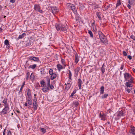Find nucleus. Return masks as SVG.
Returning <instances> with one entry per match:
<instances>
[{
	"mask_svg": "<svg viewBox=\"0 0 135 135\" xmlns=\"http://www.w3.org/2000/svg\"><path fill=\"white\" fill-rule=\"evenodd\" d=\"M47 85L48 86H50V80L49 78H47Z\"/></svg>",
	"mask_w": 135,
	"mask_h": 135,
	"instance_id": "obj_34",
	"label": "nucleus"
},
{
	"mask_svg": "<svg viewBox=\"0 0 135 135\" xmlns=\"http://www.w3.org/2000/svg\"><path fill=\"white\" fill-rule=\"evenodd\" d=\"M4 44L8 46L9 45V41L7 39L4 42Z\"/></svg>",
	"mask_w": 135,
	"mask_h": 135,
	"instance_id": "obj_33",
	"label": "nucleus"
},
{
	"mask_svg": "<svg viewBox=\"0 0 135 135\" xmlns=\"http://www.w3.org/2000/svg\"><path fill=\"white\" fill-rule=\"evenodd\" d=\"M66 85V86L65 87V89L66 90H68L70 88L71 85L70 82L68 83L67 84H65V85Z\"/></svg>",
	"mask_w": 135,
	"mask_h": 135,
	"instance_id": "obj_18",
	"label": "nucleus"
},
{
	"mask_svg": "<svg viewBox=\"0 0 135 135\" xmlns=\"http://www.w3.org/2000/svg\"><path fill=\"white\" fill-rule=\"evenodd\" d=\"M124 66L123 65H121L120 68V69L121 70L123 69V68H124Z\"/></svg>",
	"mask_w": 135,
	"mask_h": 135,
	"instance_id": "obj_52",
	"label": "nucleus"
},
{
	"mask_svg": "<svg viewBox=\"0 0 135 135\" xmlns=\"http://www.w3.org/2000/svg\"><path fill=\"white\" fill-rule=\"evenodd\" d=\"M98 33L102 42L105 45L107 44L108 41L105 36L100 31H98Z\"/></svg>",
	"mask_w": 135,
	"mask_h": 135,
	"instance_id": "obj_1",
	"label": "nucleus"
},
{
	"mask_svg": "<svg viewBox=\"0 0 135 135\" xmlns=\"http://www.w3.org/2000/svg\"><path fill=\"white\" fill-rule=\"evenodd\" d=\"M11 132L9 131L7 132V135H9V134H11Z\"/></svg>",
	"mask_w": 135,
	"mask_h": 135,
	"instance_id": "obj_53",
	"label": "nucleus"
},
{
	"mask_svg": "<svg viewBox=\"0 0 135 135\" xmlns=\"http://www.w3.org/2000/svg\"><path fill=\"white\" fill-rule=\"evenodd\" d=\"M49 73L51 75L54 73L53 72V70L52 69H50L49 71Z\"/></svg>",
	"mask_w": 135,
	"mask_h": 135,
	"instance_id": "obj_35",
	"label": "nucleus"
},
{
	"mask_svg": "<svg viewBox=\"0 0 135 135\" xmlns=\"http://www.w3.org/2000/svg\"><path fill=\"white\" fill-rule=\"evenodd\" d=\"M123 113L121 112H119V115L120 116H123Z\"/></svg>",
	"mask_w": 135,
	"mask_h": 135,
	"instance_id": "obj_48",
	"label": "nucleus"
},
{
	"mask_svg": "<svg viewBox=\"0 0 135 135\" xmlns=\"http://www.w3.org/2000/svg\"><path fill=\"white\" fill-rule=\"evenodd\" d=\"M79 17L78 16H77L76 17V19L77 21L79 20Z\"/></svg>",
	"mask_w": 135,
	"mask_h": 135,
	"instance_id": "obj_54",
	"label": "nucleus"
},
{
	"mask_svg": "<svg viewBox=\"0 0 135 135\" xmlns=\"http://www.w3.org/2000/svg\"><path fill=\"white\" fill-rule=\"evenodd\" d=\"M76 92V90H74V91H73V92L71 94L70 97H72L74 95V94H75Z\"/></svg>",
	"mask_w": 135,
	"mask_h": 135,
	"instance_id": "obj_39",
	"label": "nucleus"
},
{
	"mask_svg": "<svg viewBox=\"0 0 135 135\" xmlns=\"http://www.w3.org/2000/svg\"><path fill=\"white\" fill-rule=\"evenodd\" d=\"M5 130H6V129H4V130L3 132H4V133L5 131Z\"/></svg>",
	"mask_w": 135,
	"mask_h": 135,
	"instance_id": "obj_63",
	"label": "nucleus"
},
{
	"mask_svg": "<svg viewBox=\"0 0 135 135\" xmlns=\"http://www.w3.org/2000/svg\"><path fill=\"white\" fill-rule=\"evenodd\" d=\"M123 75L124 78V81L131 80H133V77L131 74L128 73H125Z\"/></svg>",
	"mask_w": 135,
	"mask_h": 135,
	"instance_id": "obj_2",
	"label": "nucleus"
},
{
	"mask_svg": "<svg viewBox=\"0 0 135 135\" xmlns=\"http://www.w3.org/2000/svg\"><path fill=\"white\" fill-rule=\"evenodd\" d=\"M28 103L30 105H31L32 104V101L30 97H28L27 99Z\"/></svg>",
	"mask_w": 135,
	"mask_h": 135,
	"instance_id": "obj_21",
	"label": "nucleus"
},
{
	"mask_svg": "<svg viewBox=\"0 0 135 135\" xmlns=\"http://www.w3.org/2000/svg\"><path fill=\"white\" fill-rule=\"evenodd\" d=\"M25 85V82L24 81L23 82V84L22 85H23V86H24Z\"/></svg>",
	"mask_w": 135,
	"mask_h": 135,
	"instance_id": "obj_58",
	"label": "nucleus"
},
{
	"mask_svg": "<svg viewBox=\"0 0 135 135\" xmlns=\"http://www.w3.org/2000/svg\"><path fill=\"white\" fill-rule=\"evenodd\" d=\"M61 30L62 31L66 30L68 29V26L66 24L64 25L63 24H61Z\"/></svg>",
	"mask_w": 135,
	"mask_h": 135,
	"instance_id": "obj_8",
	"label": "nucleus"
},
{
	"mask_svg": "<svg viewBox=\"0 0 135 135\" xmlns=\"http://www.w3.org/2000/svg\"><path fill=\"white\" fill-rule=\"evenodd\" d=\"M57 67L58 70L59 71L63 68L62 66L59 64H58L57 65Z\"/></svg>",
	"mask_w": 135,
	"mask_h": 135,
	"instance_id": "obj_23",
	"label": "nucleus"
},
{
	"mask_svg": "<svg viewBox=\"0 0 135 135\" xmlns=\"http://www.w3.org/2000/svg\"><path fill=\"white\" fill-rule=\"evenodd\" d=\"M40 129L42 133H44L46 132V129L44 128H40Z\"/></svg>",
	"mask_w": 135,
	"mask_h": 135,
	"instance_id": "obj_31",
	"label": "nucleus"
},
{
	"mask_svg": "<svg viewBox=\"0 0 135 135\" xmlns=\"http://www.w3.org/2000/svg\"><path fill=\"white\" fill-rule=\"evenodd\" d=\"M36 64H33L32 65H30L29 66L28 68H31L33 69L36 68Z\"/></svg>",
	"mask_w": 135,
	"mask_h": 135,
	"instance_id": "obj_30",
	"label": "nucleus"
},
{
	"mask_svg": "<svg viewBox=\"0 0 135 135\" xmlns=\"http://www.w3.org/2000/svg\"><path fill=\"white\" fill-rule=\"evenodd\" d=\"M100 117L102 120L104 121L106 119V115L105 114H102L100 113Z\"/></svg>",
	"mask_w": 135,
	"mask_h": 135,
	"instance_id": "obj_10",
	"label": "nucleus"
},
{
	"mask_svg": "<svg viewBox=\"0 0 135 135\" xmlns=\"http://www.w3.org/2000/svg\"><path fill=\"white\" fill-rule=\"evenodd\" d=\"M15 2V0H10V2L12 3H14Z\"/></svg>",
	"mask_w": 135,
	"mask_h": 135,
	"instance_id": "obj_49",
	"label": "nucleus"
},
{
	"mask_svg": "<svg viewBox=\"0 0 135 135\" xmlns=\"http://www.w3.org/2000/svg\"><path fill=\"white\" fill-rule=\"evenodd\" d=\"M24 87V86H23V85H22L21 86V87L20 88V92H21L22 91V89H23V87Z\"/></svg>",
	"mask_w": 135,
	"mask_h": 135,
	"instance_id": "obj_51",
	"label": "nucleus"
},
{
	"mask_svg": "<svg viewBox=\"0 0 135 135\" xmlns=\"http://www.w3.org/2000/svg\"><path fill=\"white\" fill-rule=\"evenodd\" d=\"M104 90V86H102L100 88V94H103Z\"/></svg>",
	"mask_w": 135,
	"mask_h": 135,
	"instance_id": "obj_25",
	"label": "nucleus"
},
{
	"mask_svg": "<svg viewBox=\"0 0 135 135\" xmlns=\"http://www.w3.org/2000/svg\"><path fill=\"white\" fill-rule=\"evenodd\" d=\"M67 6L68 8L70 9H71L74 13H76V9L74 4L71 3H68Z\"/></svg>",
	"mask_w": 135,
	"mask_h": 135,
	"instance_id": "obj_3",
	"label": "nucleus"
},
{
	"mask_svg": "<svg viewBox=\"0 0 135 135\" xmlns=\"http://www.w3.org/2000/svg\"><path fill=\"white\" fill-rule=\"evenodd\" d=\"M123 55L125 56H126L127 55V53L126 52V51H123Z\"/></svg>",
	"mask_w": 135,
	"mask_h": 135,
	"instance_id": "obj_47",
	"label": "nucleus"
},
{
	"mask_svg": "<svg viewBox=\"0 0 135 135\" xmlns=\"http://www.w3.org/2000/svg\"><path fill=\"white\" fill-rule=\"evenodd\" d=\"M36 100V102L37 101V98H36V97H34V99H33V100Z\"/></svg>",
	"mask_w": 135,
	"mask_h": 135,
	"instance_id": "obj_56",
	"label": "nucleus"
},
{
	"mask_svg": "<svg viewBox=\"0 0 135 135\" xmlns=\"http://www.w3.org/2000/svg\"><path fill=\"white\" fill-rule=\"evenodd\" d=\"M127 58L130 60H131L132 59V56L129 55L127 56Z\"/></svg>",
	"mask_w": 135,
	"mask_h": 135,
	"instance_id": "obj_50",
	"label": "nucleus"
},
{
	"mask_svg": "<svg viewBox=\"0 0 135 135\" xmlns=\"http://www.w3.org/2000/svg\"><path fill=\"white\" fill-rule=\"evenodd\" d=\"M34 76L33 74L32 73L30 76V78L32 80H33L34 79Z\"/></svg>",
	"mask_w": 135,
	"mask_h": 135,
	"instance_id": "obj_32",
	"label": "nucleus"
},
{
	"mask_svg": "<svg viewBox=\"0 0 135 135\" xmlns=\"http://www.w3.org/2000/svg\"><path fill=\"white\" fill-rule=\"evenodd\" d=\"M69 82H71V76H72V74L71 73V71L70 70H69Z\"/></svg>",
	"mask_w": 135,
	"mask_h": 135,
	"instance_id": "obj_19",
	"label": "nucleus"
},
{
	"mask_svg": "<svg viewBox=\"0 0 135 135\" xmlns=\"http://www.w3.org/2000/svg\"><path fill=\"white\" fill-rule=\"evenodd\" d=\"M61 62L63 65H64L65 66H66V65H65V60L64 59H62Z\"/></svg>",
	"mask_w": 135,
	"mask_h": 135,
	"instance_id": "obj_38",
	"label": "nucleus"
},
{
	"mask_svg": "<svg viewBox=\"0 0 135 135\" xmlns=\"http://www.w3.org/2000/svg\"><path fill=\"white\" fill-rule=\"evenodd\" d=\"M80 7L81 9H83L85 8V6L83 4H80Z\"/></svg>",
	"mask_w": 135,
	"mask_h": 135,
	"instance_id": "obj_41",
	"label": "nucleus"
},
{
	"mask_svg": "<svg viewBox=\"0 0 135 135\" xmlns=\"http://www.w3.org/2000/svg\"><path fill=\"white\" fill-rule=\"evenodd\" d=\"M121 5V3L119 1H118L116 4V7H117Z\"/></svg>",
	"mask_w": 135,
	"mask_h": 135,
	"instance_id": "obj_40",
	"label": "nucleus"
},
{
	"mask_svg": "<svg viewBox=\"0 0 135 135\" xmlns=\"http://www.w3.org/2000/svg\"><path fill=\"white\" fill-rule=\"evenodd\" d=\"M24 105L26 107L27 106V103H26L24 104Z\"/></svg>",
	"mask_w": 135,
	"mask_h": 135,
	"instance_id": "obj_55",
	"label": "nucleus"
},
{
	"mask_svg": "<svg viewBox=\"0 0 135 135\" xmlns=\"http://www.w3.org/2000/svg\"><path fill=\"white\" fill-rule=\"evenodd\" d=\"M4 107L3 110L0 112V115H1L6 114L9 112V106H4Z\"/></svg>",
	"mask_w": 135,
	"mask_h": 135,
	"instance_id": "obj_4",
	"label": "nucleus"
},
{
	"mask_svg": "<svg viewBox=\"0 0 135 135\" xmlns=\"http://www.w3.org/2000/svg\"><path fill=\"white\" fill-rule=\"evenodd\" d=\"M7 99L6 98H4L3 101V102L4 103V106H8V105L7 102Z\"/></svg>",
	"mask_w": 135,
	"mask_h": 135,
	"instance_id": "obj_20",
	"label": "nucleus"
},
{
	"mask_svg": "<svg viewBox=\"0 0 135 135\" xmlns=\"http://www.w3.org/2000/svg\"><path fill=\"white\" fill-rule=\"evenodd\" d=\"M112 6L111 4H110L108 5L106 7V9H108L110 8H111Z\"/></svg>",
	"mask_w": 135,
	"mask_h": 135,
	"instance_id": "obj_43",
	"label": "nucleus"
},
{
	"mask_svg": "<svg viewBox=\"0 0 135 135\" xmlns=\"http://www.w3.org/2000/svg\"><path fill=\"white\" fill-rule=\"evenodd\" d=\"M125 90L128 93H129L131 90L129 89L128 88H125Z\"/></svg>",
	"mask_w": 135,
	"mask_h": 135,
	"instance_id": "obj_44",
	"label": "nucleus"
},
{
	"mask_svg": "<svg viewBox=\"0 0 135 135\" xmlns=\"http://www.w3.org/2000/svg\"><path fill=\"white\" fill-rule=\"evenodd\" d=\"M97 17L99 18V19H101V17L100 15V14L99 13V12H97Z\"/></svg>",
	"mask_w": 135,
	"mask_h": 135,
	"instance_id": "obj_42",
	"label": "nucleus"
},
{
	"mask_svg": "<svg viewBox=\"0 0 135 135\" xmlns=\"http://www.w3.org/2000/svg\"><path fill=\"white\" fill-rule=\"evenodd\" d=\"M101 70L103 74L105 72L104 64H103L102 67L101 68Z\"/></svg>",
	"mask_w": 135,
	"mask_h": 135,
	"instance_id": "obj_27",
	"label": "nucleus"
},
{
	"mask_svg": "<svg viewBox=\"0 0 135 135\" xmlns=\"http://www.w3.org/2000/svg\"><path fill=\"white\" fill-rule=\"evenodd\" d=\"M130 133L133 135H135V127H131L130 130Z\"/></svg>",
	"mask_w": 135,
	"mask_h": 135,
	"instance_id": "obj_13",
	"label": "nucleus"
},
{
	"mask_svg": "<svg viewBox=\"0 0 135 135\" xmlns=\"http://www.w3.org/2000/svg\"><path fill=\"white\" fill-rule=\"evenodd\" d=\"M40 84H41V86L42 87H43L46 86L45 83V82L43 80H42L41 81Z\"/></svg>",
	"mask_w": 135,
	"mask_h": 135,
	"instance_id": "obj_29",
	"label": "nucleus"
},
{
	"mask_svg": "<svg viewBox=\"0 0 135 135\" xmlns=\"http://www.w3.org/2000/svg\"><path fill=\"white\" fill-rule=\"evenodd\" d=\"M33 107L34 110H36L37 108L38 105L37 104L36 100H33Z\"/></svg>",
	"mask_w": 135,
	"mask_h": 135,
	"instance_id": "obj_11",
	"label": "nucleus"
},
{
	"mask_svg": "<svg viewBox=\"0 0 135 135\" xmlns=\"http://www.w3.org/2000/svg\"><path fill=\"white\" fill-rule=\"evenodd\" d=\"M42 90L44 93H46L49 90V88L46 86L43 87Z\"/></svg>",
	"mask_w": 135,
	"mask_h": 135,
	"instance_id": "obj_15",
	"label": "nucleus"
},
{
	"mask_svg": "<svg viewBox=\"0 0 135 135\" xmlns=\"http://www.w3.org/2000/svg\"><path fill=\"white\" fill-rule=\"evenodd\" d=\"M79 60V57H78V55H75V61L76 63H77L78 62Z\"/></svg>",
	"mask_w": 135,
	"mask_h": 135,
	"instance_id": "obj_17",
	"label": "nucleus"
},
{
	"mask_svg": "<svg viewBox=\"0 0 135 135\" xmlns=\"http://www.w3.org/2000/svg\"><path fill=\"white\" fill-rule=\"evenodd\" d=\"M130 37L132 39L134 40H135V36L132 35L130 36Z\"/></svg>",
	"mask_w": 135,
	"mask_h": 135,
	"instance_id": "obj_45",
	"label": "nucleus"
},
{
	"mask_svg": "<svg viewBox=\"0 0 135 135\" xmlns=\"http://www.w3.org/2000/svg\"><path fill=\"white\" fill-rule=\"evenodd\" d=\"M49 86L50 87V88L51 89H53L54 88V86L53 85L51 84V85L50 84V86Z\"/></svg>",
	"mask_w": 135,
	"mask_h": 135,
	"instance_id": "obj_46",
	"label": "nucleus"
},
{
	"mask_svg": "<svg viewBox=\"0 0 135 135\" xmlns=\"http://www.w3.org/2000/svg\"><path fill=\"white\" fill-rule=\"evenodd\" d=\"M73 105L76 107H77L79 105V102L77 101H75L73 102Z\"/></svg>",
	"mask_w": 135,
	"mask_h": 135,
	"instance_id": "obj_26",
	"label": "nucleus"
},
{
	"mask_svg": "<svg viewBox=\"0 0 135 135\" xmlns=\"http://www.w3.org/2000/svg\"><path fill=\"white\" fill-rule=\"evenodd\" d=\"M88 33L90 35V36L91 37H93V35L91 31L89 30L88 31Z\"/></svg>",
	"mask_w": 135,
	"mask_h": 135,
	"instance_id": "obj_37",
	"label": "nucleus"
},
{
	"mask_svg": "<svg viewBox=\"0 0 135 135\" xmlns=\"http://www.w3.org/2000/svg\"><path fill=\"white\" fill-rule=\"evenodd\" d=\"M55 27L57 31L60 30H61V24H56L55 25Z\"/></svg>",
	"mask_w": 135,
	"mask_h": 135,
	"instance_id": "obj_16",
	"label": "nucleus"
},
{
	"mask_svg": "<svg viewBox=\"0 0 135 135\" xmlns=\"http://www.w3.org/2000/svg\"><path fill=\"white\" fill-rule=\"evenodd\" d=\"M92 24H93V25H92V26L94 28V26L93 25L94 24V22Z\"/></svg>",
	"mask_w": 135,
	"mask_h": 135,
	"instance_id": "obj_59",
	"label": "nucleus"
},
{
	"mask_svg": "<svg viewBox=\"0 0 135 135\" xmlns=\"http://www.w3.org/2000/svg\"><path fill=\"white\" fill-rule=\"evenodd\" d=\"M35 10L39 12L40 13L43 12V11L40 9V6L38 5H35L34 6Z\"/></svg>",
	"mask_w": 135,
	"mask_h": 135,
	"instance_id": "obj_6",
	"label": "nucleus"
},
{
	"mask_svg": "<svg viewBox=\"0 0 135 135\" xmlns=\"http://www.w3.org/2000/svg\"><path fill=\"white\" fill-rule=\"evenodd\" d=\"M6 134H5V133H4V132H3V135H5Z\"/></svg>",
	"mask_w": 135,
	"mask_h": 135,
	"instance_id": "obj_62",
	"label": "nucleus"
},
{
	"mask_svg": "<svg viewBox=\"0 0 135 135\" xmlns=\"http://www.w3.org/2000/svg\"><path fill=\"white\" fill-rule=\"evenodd\" d=\"M17 112L18 113H19V112L18 111H17Z\"/></svg>",
	"mask_w": 135,
	"mask_h": 135,
	"instance_id": "obj_64",
	"label": "nucleus"
},
{
	"mask_svg": "<svg viewBox=\"0 0 135 135\" xmlns=\"http://www.w3.org/2000/svg\"><path fill=\"white\" fill-rule=\"evenodd\" d=\"M128 4L127 5V7L129 9H130L133 4V0H128Z\"/></svg>",
	"mask_w": 135,
	"mask_h": 135,
	"instance_id": "obj_12",
	"label": "nucleus"
},
{
	"mask_svg": "<svg viewBox=\"0 0 135 135\" xmlns=\"http://www.w3.org/2000/svg\"><path fill=\"white\" fill-rule=\"evenodd\" d=\"M29 59L31 60H33L35 61H38L39 59L38 57H30Z\"/></svg>",
	"mask_w": 135,
	"mask_h": 135,
	"instance_id": "obj_14",
	"label": "nucleus"
},
{
	"mask_svg": "<svg viewBox=\"0 0 135 135\" xmlns=\"http://www.w3.org/2000/svg\"><path fill=\"white\" fill-rule=\"evenodd\" d=\"M51 8L52 12L54 14L57 13L59 11V9L56 7H52Z\"/></svg>",
	"mask_w": 135,
	"mask_h": 135,
	"instance_id": "obj_7",
	"label": "nucleus"
},
{
	"mask_svg": "<svg viewBox=\"0 0 135 135\" xmlns=\"http://www.w3.org/2000/svg\"><path fill=\"white\" fill-rule=\"evenodd\" d=\"M27 95L28 97H31V91L29 89H27Z\"/></svg>",
	"mask_w": 135,
	"mask_h": 135,
	"instance_id": "obj_28",
	"label": "nucleus"
},
{
	"mask_svg": "<svg viewBox=\"0 0 135 135\" xmlns=\"http://www.w3.org/2000/svg\"><path fill=\"white\" fill-rule=\"evenodd\" d=\"M2 29L1 28H0V32L2 31Z\"/></svg>",
	"mask_w": 135,
	"mask_h": 135,
	"instance_id": "obj_61",
	"label": "nucleus"
},
{
	"mask_svg": "<svg viewBox=\"0 0 135 135\" xmlns=\"http://www.w3.org/2000/svg\"><path fill=\"white\" fill-rule=\"evenodd\" d=\"M108 96V94H105L104 95H103L102 96V99H104L105 98H106Z\"/></svg>",
	"mask_w": 135,
	"mask_h": 135,
	"instance_id": "obj_36",
	"label": "nucleus"
},
{
	"mask_svg": "<svg viewBox=\"0 0 135 135\" xmlns=\"http://www.w3.org/2000/svg\"><path fill=\"white\" fill-rule=\"evenodd\" d=\"M57 76V74L56 73H54L52 74L51 75L50 79L52 80L55 78Z\"/></svg>",
	"mask_w": 135,
	"mask_h": 135,
	"instance_id": "obj_22",
	"label": "nucleus"
},
{
	"mask_svg": "<svg viewBox=\"0 0 135 135\" xmlns=\"http://www.w3.org/2000/svg\"><path fill=\"white\" fill-rule=\"evenodd\" d=\"M132 70L135 73V69L133 68L132 69Z\"/></svg>",
	"mask_w": 135,
	"mask_h": 135,
	"instance_id": "obj_57",
	"label": "nucleus"
},
{
	"mask_svg": "<svg viewBox=\"0 0 135 135\" xmlns=\"http://www.w3.org/2000/svg\"><path fill=\"white\" fill-rule=\"evenodd\" d=\"M78 86L79 87V89H81V85L83 84V82L82 81L80 78L78 80Z\"/></svg>",
	"mask_w": 135,
	"mask_h": 135,
	"instance_id": "obj_9",
	"label": "nucleus"
},
{
	"mask_svg": "<svg viewBox=\"0 0 135 135\" xmlns=\"http://www.w3.org/2000/svg\"><path fill=\"white\" fill-rule=\"evenodd\" d=\"M127 81L125 83V85L126 86V88H128V87H131L132 86V83H133V80Z\"/></svg>",
	"mask_w": 135,
	"mask_h": 135,
	"instance_id": "obj_5",
	"label": "nucleus"
},
{
	"mask_svg": "<svg viewBox=\"0 0 135 135\" xmlns=\"http://www.w3.org/2000/svg\"><path fill=\"white\" fill-rule=\"evenodd\" d=\"M25 35H26V34L25 33H23L22 34L19 35L17 38V39L18 40L20 39H22L24 37Z\"/></svg>",
	"mask_w": 135,
	"mask_h": 135,
	"instance_id": "obj_24",
	"label": "nucleus"
},
{
	"mask_svg": "<svg viewBox=\"0 0 135 135\" xmlns=\"http://www.w3.org/2000/svg\"><path fill=\"white\" fill-rule=\"evenodd\" d=\"M27 77H28V75H29V73H27Z\"/></svg>",
	"mask_w": 135,
	"mask_h": 135,
	"instance_id": "obj_60",
	"label": "nucleus"
}]
</instances>
